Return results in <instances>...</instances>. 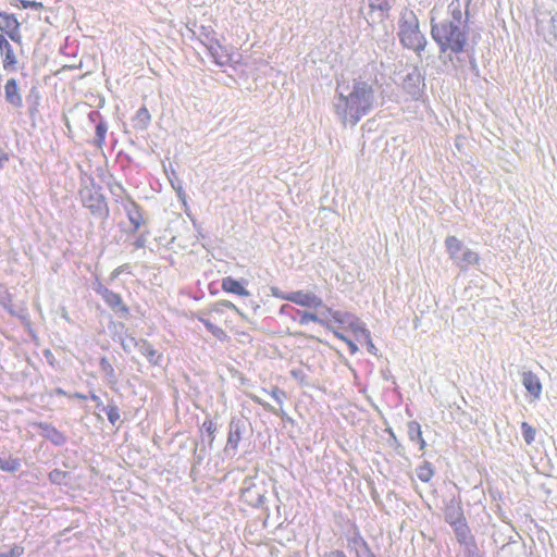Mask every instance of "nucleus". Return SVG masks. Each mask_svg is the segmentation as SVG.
Wrapping results in <instances>:
<instances>
[{"label": "nucleus", "instance_id": "f257e3e1", "mask_svg": "<svg viewBox=\"0 0 557 557\" xmlns=\"http://www.w3.org/2000/svg\"><path fill=\"white\" fill-rule=\"evenodd\" d=\"M334 102L335 113L344 125L355 126L377 104L376 84L361 77L338 83Z\"/></svg>", "mask_w": 557, "mask_h": 557}, {"label": "nucleus", "instance_id": "f03ea898", "mask_svg": "<svg viewBox=\"0 0 557 557\" xmlns=\"http://www.w3.org/2000/svg\"><path fill=\"white\" fill-rule=\"evenodd\" d=\"M448 18L440 23L432 20L431 34L441 52L459 53L467 44L468 13L462 12L460 2L455 0L448 5Z\"/></svg>", "mask_w": 557, "mask_h": 557}, {"label": "nucleus", "instance_id": "7ed1b4c3", "mask_svg": "<svg viewBox=\"0 0 557 557\" xmlns=\"http://www.w3.org/2000/svg\"><path fill=\"white\" fill-rule=\"evenodd\" d=\"M399 39L401 44L416 52L424 50L425 37L419 29V21L413 11L404 10L399 21Z\"/></svg>", "mask_w": 557, "mask_h": 557}, {"label": "nucleus", "instance_id": "20e7f679", "mask_svg": "<svg viewBox=\"0 0 557 557\" xmlns=\"http://www.w3.org/2000/svg\"><path fill=\"white\" fill-rule=\"evenodd\" d=\"M446 250L450 260L460 269H468L479 264L480 258L476 251L469 248L455 236H448L445 239Z\"/></svg>", "mask_w": 557, "mask_h": 557}, {"label": "nucleus", "instance_id": "39448f33", "mask_svg": "<svg viewBox=\"0 0 557 557\" xmlns=\"http://www.w3.org/2000/svg\"><path fill=\"white\" fill-rule=\"evenodd\" d=\"M320 308L319 313L302 312L298 323L306 325L309 322H319L321 324L335 323L341 325L349 321L350 317L345 312L333 311L323 305Z\"/></svg>", "mask_w": 557, "mask_h": 557}, {"label": "nucleus", "instance_id": "423d86ee", "mask_svg": "<svg viewBox=\"0 0 557 557\" xmlns=\"http://www.w3.org/2000/svg\"><path fill=\"white\" fill-rule=\"evenodd\" d=\"M205 326L219 339H225L224 327H232L230 314L223 309H213L206 318H200Z\"/></svg>", "mask_w": 557, "mask_h": 557}, {"label": "nucleus", "instance_id": "0eeeda50", "mask_svg": "<svg viewBox=\"0 0 557 557\" xmlns=\"http://www.w3.org/2000/svg\"><path fill=\"white\" fill-rule=\"evenodd\" d=\"M81 197L84 207L88 208L94 214L107 218L108 208L101 194L91 189H84L81 191Z\"/></svg>", "mask_w": 557, "mask_h": 557}, {"label": "nucleus", "instance_id": "6e6552de", "mask_svg": "<svg viewBox=\"0 0 557 557\" xmlns=\"http://www.w3.org/2000/svg\"><path fill=\"white\" fill-rule=\"evenodd\" d=\"M447 522L454 528L459 542H463L469 534V528L460 508H451L446 512Z\"/></svg>", "mask_w": 557, "mask_h": 557}, {"label": "nucleus", "instance_id": "1a4fd4ad", "mask_svg": "<svg viewBox=\"0 0 557 557\" xmlns=\"http://www.w3.org/2000/svg\"><path fill=\"white\" fill-rule=\"evenodd\" d=\"M97 293H99L104 301L108 304V306L115 311L116 313H120L122 317H127L129 313L128 307L123 304V300L121 296L112 290H109L108 288L103 287L102 285H99L97 288Z\"/></svg>", "mask_w": 557, "mask_h": 557}, {"label": "nucleus", "instance_id": "9d476101", "mask_svg": "<svg viewBox=\"0 0 557 557\" xmlns=\"http://www.w3.org/2000/svg\"><path fill=\"white\" fill-rule=\"evenodd\" d=\"M282 298L295 302L299 306L320 308L322 301L315 295L308 292H292L281 296Z\"/></svg>", "mask_w": 557, "mask_h": 557}, {"label": "nucleus", "instance_id": "9b49d317", "mask_svg": "<svg viewBox=\"0 0 557 557\" xmlns=\"http://www.w3.org/2000/svg\"><path fill=\"white\" fill-rule=\"evenodd\" d=\"M18 27L20 23L13 14L0 12V30L5 32L12 40L20 39Z\"/></svg>", "mask_w": 557, "mask_h": 557}, {"label": "nucleus", "instance_id": "f8f14e48", "mask_svg": "<svg viewBox=\"0 0 557 557\" xmlns=\"http://www.w3.org/2000/svg\"><path fill=\"white\" fill-rule=\"evenodd\" d=\"M240 499L250 507H259L264 503V496L256 484L243 488Z\"/></svg>", "mask_w": 557, "mask_h": 557}, {"label": "nucleus", "instance_id": "ddd939ff", "mask_svg": "<svg viewBox=\"0 0 557 557\" xmlns=\"http://www.w3.org/2000/svg\"><path fill=\"white\" fill-rule=\"evenodd\" d=\"M4 97L5 101L14 108H21L23 106V99L15 78L7 81L4 85Z\"/></svg>", "mask_w": 557, "mask_h": 557}, {"label": "nucleus", "instance_id": "4468645a", "mask_svg": "<svg viewBox=\"0 0 557 557\" xmlns=\"http://www.w3.org/2000/svg\"><path fill=\"white\" fill-rule=\"evenodd\" d=\"M0 51L3 57V69L14 70L17 63L14 50L8 39L0 34Z\"/></svg>", "mask_w": 557, "mask_h": 557}, {"label": "nucleus", "instance_id": "2eb2a0df", "mask_svg": "<svg viewBox=\"0 0 557 557\" xmlns=\"http://www.w3.org/2000/svg\"><path fill=\"white\" fill-rule=\"evenodd\" d=\"M36 425L42 431V435L54 445L61 446L66 442L65 435L55 426L45 422H39Z\"/></svg>", "mask_w": 557, "mask_h": 557}, {"label": "nucleus", "instance_id": "dca6fc26", "mask_svg": "<svg viewBox=\"0 0 557 557\" xmlns=\"http://www.w3.org/2000/svg\"><path fill=\"white\" fill-rule=\"evenodd\" d=\"M522 383L525 389L533 396V398H540L542 393V384L540 379L534 373L531 371L523 372Z\"/></svg>", "mask_w": 557, "mask_h": 557}, {"label": "nucleus", "instance_id": "f3484780", "mask_svg": "<svg viewBox=\"0 0 557 557\" xmlns=\"http://www.w3.org/2000/svg\"><path fill=\"white\" fill-rule=\"evenodd\" d=\"M422 82L421 74L414 70L407 74L404 81V87L408 90V92L417 97L420 92V84Z\"/></svg>", "mask_w": 557, "mask_h": 557}, {"label": "nucleus", "instance_id": "a211bd4d", "mask_svg": "<svg viewBox=\"0 0 557 557\" xmlns=\"http://www.w3.org/2000/svg\"><path fill=\"white\" fill-rule=\"evenodd\" d=\"M408 436L412 442H417L419 444L420 450H424L426 448V442L423 438L421 426L418 422L411 421L408 424Z\"/></svg>", "mask_w": 557, "mask_h": 557}, {"label": "nucleus", "instance_id": "6ab92c4d", "mask_svg": "<svg viewBox=\"0 0 557 557\" xmlns=\"http://www.w3.org/2000/svg\"><path fill=\"white\" fill-rule=\"evenodd\" d=\"M209 52L213 61L220 66H224L231 61L228 52L219 45L210 46Z\"/></svg>", "mask_w": 557, "mask_h": 557}, {"label": "nucleus", "instance_id": "aec40b11", "mask_svg": "<svg viewBox=\"0 0 557 557\" xmlns=\"http://www.w3.org/2000/svg\"><path fill=\"white\" fill-rule=\"evenodd\" d=\"M393 0H369L371 13L379 11L377 18L382 20L392 8Z\"/></svg>", "mask_w": 557, "mask_h": 557}, {"label": "nucleus", "instance_id": "412c9836", "mask_svg": "<svg viewBox=\"0 0 557 557\" xmlns=\"http://www.w3.org/2000/svg\"><path fill=\"white\" fill-rule=\"evenodd\" d=\"M222 287L224 290L236 294L238 296L248 295V292L246 290L242 281H222Z\"/></svg>", "mask_w": 557, "mask_h": 557}, {"label": "nucleus", "instance_id": "4be33fe9", "mask_svg": "<svg viewBox=\"0 0 557 557\" xmlns=\"http://www.w3.org/2000/svg\"><path fill=\"white\" fill-rule=\"evenodd\" d=\"M129 222L133 224L135 230H138L141 224V214L138 211V207L135 202L128 201L125 207Z\"/></svg>", "mask_w": 557, "mask_h": 557}, {"label": "nucleus", "instance_id": "5701e85b", "mask_svg": "<svg viewBox=\"0 0 557 557\" xmlns=\"http://www.w3.org/2000/svg\"><path fill=\"white\" fill-rule=\"evenodd\" d=\"M417 476L420 481L429 483L434 476V469L431 462L424 461L417 468Z\"/></svg>", "mask_w": 557, "mask_h": 557}, {"label": "nucleus", "instance_id": "b1692460", "mask_svg": "<svg viewBox=\"0 0 557 557\" xmlns=\"http://www.w3.org/2000/svg\"><path fill=\"white\" fill-rule=\"evenodd\" d=\"M20 468V461L15 458H0V469L5 472H15Z\"/></svg>", "mask_w": 557, "mask_h": 557}, {"label": "nucleus", "instance_id": "393cba45", "mask_svg": "<svg viewBox=\"0 0 557 557\" xmlns=\"http://www.w3.org/2000/svg\"><path fill=\"white\" fill-rule=\"evenodd\" d=\"M521 431L523 438L528 445L532 444L535 440L536 431L535 429L530 425L528 422L521 423Z\"/></svg>", "mask_w": 557, "mask_h": 557}, {"label": "nucleus", "instance_id": "a878e982", "mask_svg": "<svg viewBox=\"0 0 557 557\" xmlns=\"http://www.w3.org/2000/svg\"><path fill=\"white\" fill-rule=\"evenodd\" d=\"M48 476L52 484L60 485L64 483V481L67 479L69 472L60 469H53L52 471L49 472Z\"/></svg>", "mask_w": 557, "mask_h": 557}, {"label": "nucleus", "instance_id": "bb28decb", "mask_svg": "<svg viewBox=\"0 0 557 557\" xmlns=\"http://www.w3.org/2000/svg\"><path fill=\"white\" fill-rule=\"evenodd\" d=\"M104 410H106L108 420L112 424H115L120 420V410H119L117 406L109 405V406H107V408Z\"/></svg>", "mask_w": 557, "mask_h": 557}, {"label": "nucleus", "instance_id": "cd10ccee", "mask_svg": "<svg viewBox=\"0 0 557 557\" xmlns=\"http://www.w3.org/2000/svg\"><path fill=\"white\" fill-rule=\"evenodd\" d=\"M201 429L209 435L210 442L214 440V433L216 431V425L212 420H205Z\"/></svg>", "mask_w": 557, "mask_h": 557}, {"label": "nucleus", "instance_id": "c85d7f7f", "mask_svg": "<svg viewBox=\"0 0 557 557\" xmlns=\"http://www.w3.org/2000/svg\"><path fill=\"white\" fill-rule=\"evenodd\" d=\"M24 554V547L14 545L7 553H0V557H21Z\"/></svg>", "mask_w": 557, "mask_h": 557}, {"label": "nucleus", "instance_id": "c756f323", "mask_svg": "<svg viewBox=\"0 0 557 557\" xmlns=\"http://www.w3.org/2000/svg\"><path fill=\"white\" fill-rule=\"evenodd\" d=\"M270 395L280 405H282L284 399L286 398V393L283 389L278 388L277 386L271 389Z\"/></svg>", "mask_w": 557, "mask_h": 557}, {"label": "nucleus", "instance_id": "7c9ffc66", "mask_svg": "<svg viewBox=\"0 0 557 557\" xmlns=\"http://www.w3.org/2000/svg\"><path fill=\"white\" fill-rule=\"evenodd\" d=\"M106 133H107L106 125H103L102 123H99L96 126V136H97V139H98L99 143L104 140Z\"/></svg>", "mask_w": 557, "mask_h": 557}, {"label": "nucleus", "instance_id": "2f4dec72", "mask_svg": "<svg viewBox=\"0 0 557 557\" xmlns=\"http://www.w3.org/2000/svg\"><path fill=\"white\" fill-rule=\"evenodd\" d=\"M251 399L257 403L258 405L262 406L265 410L268 411H271V412H274V413H277L275 408L273 406H271L269 403H265L263 401L261 398H259L258 396H252Z\"/></svg>", "mask_w": 557, "mask_h": 557}, {"label": "nucleus", "instance_id": "473e14b6", "mask_svg": "<svg viewBox=\"0 0 557 557\" xmlns=\"http://www.w3.org/2000/svg\"><path fill=\"white\" fill-rule=\"evenodd\" d=\"M21 3L24 9L32 8V9L38 10L42 7V4L40 2H36V1L22 0Z\"/></svg>", "mask_w": 557, "mask_h": 557}, {"label": "nucleus", "instance_id": "72a5a7b5", "mask_svg": "<svg viewBox=\"0 0 557 557\" xmlns=\"http://www.w3.org/2000/svg\"><path fill=\"white\" fill-rule=\"evenodd\" d=\"M238 441H239V434L238 433L236 435H234L232 433L228 435L227 443L233 445L234 448L237 447Z\"/></svg>", "mask_w": 557, "mask_h": 557}, {"label": "nucleus", "instance_id": "f704fd0d", "mask_svg": "<svg viewBox=\"0 0 557 557\" xmlns=\"http://www.w3.org/2000/svg\"><path fill=\"white\" fill-rule=\"evenodd\" d=\"M129 267L126 265L125 268H121V269H116L112 275H111V278H115L116 276H119L120 274H123V273H126V270H128ZM127 274H133L131 271H127Z\"/></svg>", "mask_w": 557, "mask_h": 557}, {"label": "nucleus", "instance_id": "c9c22d12", "mask_svg": "<svg viewBox=\"0 0 557 557\" xmlns=\"http://www.w3.org/2000/svg\"><path fill=\"white\" fill-rule=\"evenodd\" d=\"M550 23L554 30V40L557 41V14L550 17Z\"/></svg>", "mask_w": 557, "mask_h": 557}, {"label": "nucleus", "instance_id": "e433bc0d", "mask_svg": "<svg viewBox=\"0 0 557 557\" xmlns=\"http://www.w3.org/2000/svg\"><path fill=\"white\" fill-rule=\"evenodd\" d=\"M8 160V154L0 148V170L4 166Z\"/></svg>", "mask_w": 557, "mask_h": 557}, {"label": "nucleus", "instance_id": "4c0bfd02", "mask_svg": "<svg viewBox=\"0 0 557 557\" xmlns=\"http://www.w3.org/2000/svg\"><path fill=\"white\" fill-rule=\"evenodd\" d=\"M138 116L139 117H145V119H149V112L146 108H141L139 111H138Z\"/></svg>", "mask_w": 557, "mask_h": 557}, {"label": "nucleus", "instance_id": "58836bf2", "mask_svg": "<svg viewBox=\"0 0 557 557\" xmlns=\"http://www.w3.org/2000/svg\"><path fill=\"white\" fill-rule=\"evenodd\" d=\"M55 394L60 395V396H65L66 395V393L62 388H57L55 389Z\"/></svg>", "mask_w": 557, "mask_h": 557}, {"label": "nucleus", "instance_id": "ea45409f", "mask_svg": "<svg viewBox=\"0 0 557 557\" xmlns=\"http://www.w3.org/2000/svg\"><path fill=\"white\" fill-rule=\"evenodd\" d=\"M178 197L183 200L185 203V194L182 191V189H178Z\"/></svg>", "mask_w": 557, "mask_h": 557}, {"label": "nucleus", "instance_id": "a19ab883", "mask_svg": "<svg viewBox=\"0 0 557 557\" xmlns=\"http://www.w3.org/2000/svg\"><path fill=\"white\" fill-rule=\"evenodd\" d=\"M74 397L78 398V399H86V396L81 394V393H76L74 394Z\"/></svg>", "mask_w": 557, "mask_h": 557}, {"label": "nucleus", "instance_id": "79ce46f5", "mask_svg": "<svg viewBox=\"0 0 557 557\" xmlns=\"http://www.w3.org/2000/svg\"><path fill=\"white\" fill-rule=\"evenodd\" d=\"M91 399L95 400L98 405H100V399L96 395H91Z\"/></svg>", "mask_w": 557, "mask_h": 557}, {"label": "nucleus", "instance_id": "37998d69", "mask_svg": "<svg viewBox=\"0 0 557 557\" xmlns=\"http://www.w3.org/2000/svg\"><path fill=\"white\" fill-rule=\"evenodd\" d=\"M143 244H144V242H143V239H141V238H138V239L136 240V246H137V247H141V246H143Z\"/></svg>", "mask_w": 557, "mask_h": 557}, {"label": "nucleus", "instance_id": "c03bdc74", "mask_svg": "<svg viewBox=\"0 0 557 557\" xmlns=\"http://www.w3.org/2000/svg\"><path fill=\"white\" fill-rule=\"evenodd\" d=\"M542 24H543V21H540V22L537 23V30L543 29Z\"/></svg>", "mask_w": 557, "mask_h": 557}, {"label": "nucleus", "instance_id": "a18cd8bd", "mask_svg": "<svg viewBox=\"0 0 557 557\" xmlns=\"http://www.w3.org/2000/svg\"><path fill=\"white\" fill-rule=\"evenodd\" d=\"M156 351L154 350H150L149 354H148V357L149 358H152L154 356Z\"/></svg>", "mask_w": 557, "mask_h": 557}, {"label": "nucleus", "instance_id": "49530a36", "mask_svg": "<svg viewBox=\"0 0 557 557\" xmlns=\"http://www.w3.org/2000/svg\"><path fill=\"white\" fill-rule=\"evenodd\" d=\"M349 345H350L352 351H355L357 349L356 346L351 342H349Z\"/></svg>", "mask_w": 557, "mask_h": 557}, {"label": "nucleus", "instance_id": "de8ad7c7", "mask_svg": "<svg viewBox=\"0 0 557 557\" xmlns=\"http://www.w3.org/2000/svg\"><path fill=\"white\" fill-rule=\"evenodd\" d=\"M336 336H337L339 339H345V337H344V336H342V335H339V334H337V333H336Z\"/></svg>", "mask_w": 557, "mask_h": 557}, {"label": "nucleus", "instance_id": "09e8293b", "mask_svg": "<svg viewBox=\"0 0 557 557\" xmlns=\"http://www.w3.org/2000/svg\"><path fill=\"white\" fill-rule=\"evenodd\" d=\"M292 374L297 377V372L296 371H292Z\"/></svg>", "mask_w": 557, "mask_h": 557}]
</instances>
